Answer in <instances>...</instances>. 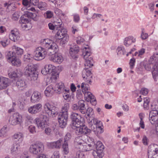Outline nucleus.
Here are the masks:
<instances>
[{"mask_svg":"<svg viewBox=\"0 0 158 158\" xmlns=\"http://www.w3.org/2000/svg\"><path fill=\"white\" fill-rule=\"evenodd\" d=\"M64 0H56L55 5L56 7V6L58 7H60L62 6L63 4Z\"/></svg>","mask_w":158,"mask_h":158,"instance_id":"nucleus-53","label":"nucleus"},{"mask_svg":"<svg viewBox=\"0 0 158 158\" xmlns=\"http://www.w3.org/2000/svg\"><path fill=\"white\" fill-rule=\"evenodd\" d=\"M63 140L60 139L56 141L51 142L49 144V146L52 148H60L63 143Z\"/></svg>","mask_w":158,"mask_h":158,"instance_id":"nucleus-27","label":"nucleus"},{"mask_svg":"<svg viewBox=\"0 0 158 158\" xmlns=\"http://www.w3.org/2000/svg\"><path fill=\"white\" fill-rule=\"evenodd\" d=\"M22 3L23 5L27 6L28 5L37 6L39 2V0H23Z\"/></svg>","mask_w":158,"mask_h":158,"instance_id":"nucleus-31","label":"nucleus"},{"mask_svg":"<svg viewBox=\"0 0 158 158\" xmlns=\"http://www.w3.org/2000/svg\"><path fill=\"white\" fill-rule=\"evenodd\" d=\"M84 142V140L82 139V137L81 136L76 137L74 140L75 144L77 146L81 143H83Z\"/></svg>","mask_w":158,"mask_h":158,"instance_id":"nucleus-41","label":"nucleus"},{"mask_svg":"<svg viewBox=\"0 0 158 158\" xmlns=\"http://www.w3.org/2000/svg\"><path fill=\"white\" fill-rule=\"evenodd\" d=\"M69 39V37L68 35H65L64 36H63L61 38V39H60V45L63 46L64 44H66L68 41Z\"/></svg>","mask_w":158,"mask_h":158,"instance_id":"nucleus-42","label":"nucleus"},{"mask_svg":"<svg viewBox=\"0 0 158 158\" xmlns=\"http://www.w3.org/2000/svg\"><path fill=\"white\" fill-rule=\"evenodd\" d=\"M41 43L43 46L47 49L48 54L52 55L50 58L51 60L58 64L63 61V58L61 55L55 54L58 50V47L55 43L48 39L42 40Z\"/></svg>","mask_w":158,"mask_h":158,"instance_id":"nucleus-1","label":"nucleus"},{"mask_svg":"<svg viewBox=\"0 0 158 158\" xmlns=\"http://www.w3.org/2000/svg\"><path fill=\"white\" fill-rule=\"evenodd\" d=\"M37 7L41 10H46L47 9V4L44 2H39L37 5Z\"/></svg>","mask_w":158,"mask_h":158,"instance_id":"nucleus-40","label":"nucleus"},{"mask_svg":"<svg viewBox=\"0 0 158 158\" xmlns=\"http://www.w3.org/2000/svg\"><path fill=\"white\" fill-rule=\"evenodd\" d=\"M55 28L57 30H58V28H62L63 27V24L61 19H58L57 21H55L54 23Z\"/></svg>","mask_w":158,"mask_h":158,"instance_id":"nucleus-38","label":"nucleus"},{"mask_svg":"<svg viewBox=\"0 0 158 158\" xmlns=\"http://www.w3.org/2000/svg\"><path fill=\"white\" fill-rule=\"evenodd\" d=\"M9 40H6L5 41H1L0 43L3 47H5L9 44Z\"/></svg>","mask_w":158,"mask_h":158,"instance_id":"nucleus-60","label":"nucleus"},{"mask_svg":"<svg viewBox=\"0 0 158 158\" xmlns=\"http://www.w3.org/2000/svg\"><path fill=\"white\" fill-rule=\"evenodd\" d=\"M54 91H55V88L53 89V87L50 85L46 88L44 93L46 96L50 97L52 95Z\"/></svg>","mask_w":158,"mask_h":158,"instance_id":"nucleus-33","label":"nucleus"},{"mask_svg":"<svg viewBox=\"0 0 158 158\" xmlns=\"http://www.w3.org/2000/svg\"><path fill=\"white\" fill-rule=\"evenodd\" d=\"M62 148L64 153L66 155L69 152L68 145L67 142H64L62 145Z\"/></svg>","mask_w":158,"mask_h":158,"instance_id":"nucleus-43","label":"nucleus"},{"mask_svg":"<svg viewBox=\"0 0 158 158\" xmlns=\"http://www.w3.org/2000/svg\"><path fill=\"white\" fill-rule=\"evenodd\" d=\"M96 148L97 151L93 150L92 154H94L95 156V155L99 154L100 157H103L104 155L103 152L104 146L100 141H98L97 142L96 145Z\"/></svg>","mask_w":158,"mask_h":158,"instance_id":"nucleus-14","label":"nucleus"},{"mask_svg":"<svg viewBox=\"0 0 158 158\" xmlns=\"http://www.w3.org/2000/svg\"><path fill=\"white\" fill-rule=\"evenodd\" d=\"M12 50L16 54V56H21L23 53V50L22 49L15 45L12 46Z\"/></svg>","mask_w":158,"mask_h":158,"instance_id":"nucleus-34","label":"nucleus"},{"mask_svg":"<svg viewBox=\"0 0 158 158\" xmlns=\"http://www.w3.org/2000/svg\"><path fill=\"white\" fill-rule=\"evenodd\" d=\"M71 137V134L70 133H67L64 136V142H67V141L69 140Z\"/></svg>","mask_w":158,"mask_h":158,"instance_id":"nucleus-56","label":"nucleus"},{"mask_svg":"<svg viewBox=\"0 0 158 158\" xmlns=\"http://www.w3.org/2000/svg\"><path fill=\"white\" fill-rule=\"evenodd\" d=\"M149 62V63L146 64L144 66L145 69L148 71H150L151 70L152 67H153V66L155 64H152V62L150 61Z\"/></svg>","mask_w":158,"mask_h":158,"instance_id":"nucleus-48","label":"nucleus"},{"mask_svg":"<svg viewBox=\"0 0 158 158\" xmlns=\"http://www.w3.org/2000/svg\"><path fill=\"white\" fill-rule=\"evenodd\" d=\"M72 109L74 110L80 111V108L77 103L73 104L72 106Z\"/></svg>","mask_w":158,"mask_h":158,"instance_id":"nucleus-59","label":"nucleus"},{"mask_svg":"<svg viewBox=\"0 0 158 158\" xmlns=\"http://www.w3.org/2000/svg\"><path fill=\"white\" fill-rule=\"evenodd\" d=\"M42 107V104L39 103L30 107L28 109V111L31 114H35L41 111Z\"/></svg>","mask_w":158,"mask_h":158,"instance_id":"nucleus-16","label":"nucleus"},{"mask_svg":"<svg viewBox=\"0 0 158 158\" xmlns=\"http://www.w3.org/2000/svg\"><path fill=\"white\" fill-rule=\"evenodd\" d=\"M149 102L150 100L149 98L146 97L144 98L143 106L145 110H148L149 109V107L150 106L149 105Z\"/></svg>","mask_w":158,"mask_h":158,"instance_id":"nucleus-39","label":"nucleus"},{"mask_svg":"<svg viewBox=\"0 0 158 158\" xmlns=\"http://www.w3.org/2000/svg\"><path fill=\"white\" fill-rule=\"evenodd\" d=\"M85 95L88 102H90L92 105L95 106L97 104L96 100L94 96L90 92H87L85 93Z\"/></svg>","mask_w":158,"mask_h":158,"instance_id":"nucleus-21","label":"nucleus"},{"mask_svg":"<svg viewBox=\"0 0 158 158\" xmlns=\"http://www.w3.org/2000/svg\"><path fill=\"white\" fill-rule=\"evenodd\" d=\"M31 57L32 56L30 54L27 53L24 56V60L27 61L28 60H30Z\"/></svg>","mask_w":158,"mask_h":158,"instance_id":"nucleus-61","label":"nucleus"},{"mask_svg":"<svg viewBox=\"0 0 158 158\" xmlns=\"http://www.w3.org/2000/svg\"><path fill=\"white\" fill-rule=\"evenodd\" d=\"M79 51L78 46L77 45L71 47L70 48L69 53L70 56L73 58L75 59L78 57V53Z\"/></svg>","mask_w":158,"mask_h":158,"instance_id":"nucleus-19","label":"nucleus"},{"mask_svg":"<svg viewBox=\"0 0 158 158\" xmlns=\"http://www.w3.org/2000/svg\"><path fill=\"white\" fill-rule=\"evenodd\" d=\"M149 61L155 64L152 69V74L153 78L156 81V77L158 75V53L154 54L150 58Z\"/></svg>","mask_w":158,"mask_h":158,"instance_id":"nucleus-6","label":"nucleus"},{"mask_svg":"<svg viewBox=\"0 0 158 158\" xmlns=\"http://www.w3.org/2000/svg\"><path fill=\"white\" fill-rule=\"evenodd\" d=\"M12 84L13 86H16L19 89L20 88L24 89L27 87V84L24 80L19 79L16 82L15 81Z\"/></svg>","mask_w":158,"mask_h":158,"instance_id":"nucleus-24","label":"nucleus"},{"mask_svg":"<svg viewBox=\"0 0 158 158\" xmlns=\"http://www.w3.org/2000/svg\"><path fill=\"white\" fill-rule=\"evenodd\" d=\"M158 119V111L156 109L150 110L149 115V120L151 124H155V122Z\"/></svg>","mask_w":158,"mask_h":158,"instance_id":"nucleus-15","label":"nucleus"},{"mask_svg":"<svg viewBox=\"0 0 158 158\" xmlns=\"http://www.w3.org/2000/svg\"><path fill=\"white\" fill-rule=\"evenodd\" d=\"M44 109L46 113L50 117H54L58 114L57 108L48 102L45 103Z\"/></svg>","mask_w":158,"mask_h":158,"instance_id":"nucleus-7","label":"nucleus"},{"mask_svg":"<svg viewBox=\"0 0 158 158\" xmlns=\"http://www.w3.org/2000/svg\"><path fill=\"white\" fill-rule=\"evenodd\" d=\"M75 157L76 158H85L83 152L80 151L76 152Z\"/></svg>","mask_w":158,"mask_h":158,"instance_id":"nucleus-45","label":"nucleus"},{"mask_svg":"<svg viewBox=\"0 0 158 158\" xmlns=\"http://www.w3.org/2000/svg\"><path fill=\"white\" fill-rule=\"evenodd\" d=\"M23 121L22 115L18 113H16L13 114V118L11 121V124L13 125H20L23 123Z\"/></svg>","mask_w":158,"mask_h":158,"instance_id":"nucleus-12","label":"nucleus"},{"mask_svg":"<svg viewBox=\"0 0 158 158\" xmlns=\"http://www.w3.org/2000/svg\"><path fill=\"white\" fill-rule=\"evenodd\" d=\"M55 13L58 16L61 17L64 16V14L62 13V11L58 8H56L54 9Z\"/></svg>","mask_w":158,"mask_h":158,"instance_id":"nucleus-46","label":"nucleus"},{"mask_svg":"<svg viewBox=\"0 0 158 158\" xmlns=\"http://www.w3.org/2000/svg\"><path fill=\"white\" fill-rule=\"evenodd\" d=\"M116 52L118 55H124L125 54V50L122 47H118L117 49Z\"/></svg>","mask_w":158,"mask_h":158,"instance_id":"nucleus-44","label":"nucleus"},{"mask_svg":"<svg viewBox=\"0 0 158 158\" xmlns=\"http://www.w3.org/2000/svg\"><path fill=\"white\" fill-rule=\"evenodd\" d=\"M69 108V103H66L62 106L61 111L58 116V119L60 127L61 128L65 127L67 125L68 117V110Z\"/></svg>","mask_w":158,"mask_h":158,"instance_id":"nucleus-4","label":"nucleus"},{"mask_svg":"<svg viewBox=\"0 0 158 158\" xmlns=\"http://www.w3.org/2000/svg\"><path fill=\"white\" fill-rule=\"evenodd\" d=\"M84 41L83 38H81L80 36H79L77 38V40L76 42L78 44H80L81 43H83Z\"/></svg>","mask_w":158,"mask_h":158,"instance_id":"nucleus-64","label":"nucleus"},{"mask_svg":"<svg viewBox=\"0 0 158 158\" xmlns=\"http://www.w3.org/2000/svg\"><path fill=\"white\" fill-rule=\"evenodd\" d=\"M76 97L77 98L79 99L81 98L82 97V94L81 93V90L80 89H78L77 92V95Z\"/></svg>","mask_w":158,"mask_h":158,"instance_id":"nucleus-58","label":"nucleus"},{"mask_svg":"<svg viewBox=\"0 0 158 158\" xmlns=\"http://www.w3.org/2000/svg\"><path fill=\"white\" fill-rule=\"evenodd\" d=\"M70 117L72 122V127L75 130V132L77 135L87 134L91 133V130L81 122V117L80 114L72 112Z\"/></svg>","mask_w":158,"mask_h":158,"instance_id":"nucleus-3","label":"nucleus"},{"mask_svg":"<svg viewBox=\"0 0 158 158\" xmlns=\"http://www.w3.org/2000/svg\"><path fill=\"white\" fill-rule=\"evenodd\" d=\"M22 74V72L19 70L17 69L9 73L8 75L11 78H16L21 76Z\"/></svg>","mask_w":158,"mask_h":158,"instance_id":"nucleus-28","label":"nucleus"},{"mask_svg":"<svg viewBox=\"0 0 158 158\" xmlns=\"http://www.w3.org/2000/svg\"><path fill=\"white\" fill-rule=\"evenodd\" d=\"M21 23H29L30 19H25L23 17H21L20 18Z\"/></svg>","mask_w":158,"mask_h":158,"instance_id":"nucleus-54","label":"nucleus"},{"mask_svg":"<svg viewBox=\"0 0 158 158\" xmlns=\"http://www.w3.org/2000/svg\"><path fill=\"white\" fill-rule=\"evenodd\" d=\"M7 131V127L6 126H4L0 131V136L4 135Z\"/></svg>","mask_w":158,"mask_h":158,"instance_id":"nucleus-50","label":"nucleus"},{"mask_svg":"<svg viewBox=\"0 0 158 158\" xmlns=\"http://www.w3.org/2000/svg\"><path fill=\"white\" fill-rule=\"evenodd\" d=\"M140 93L143 95H146L148 93V89L146 88H143L141 89Z\"/></svg>","mask_w":158,"mask_h":158,"instance_id":"nucleus-62","label":"nucleus"},{"mask_svg":"<svg viewBox=\"0 0 158 158\" xmlns=\"http://www.w3.org/2000/svg\"><path fill=\"white\" fill-rule=\"evenodd\" d=\"M88 85L86 83L83 82L81 84V88L82 89H83L85 91L88 90Z\"/></svg>","mask_w":158,"mask_h":158,"instance_id":"nucleus-57","label":"nucleus"},{"mask_svg":"<svg viewBox=\"0 0 158 158\" xmlns=\"http://www.w3.org/2000/svg\"><path fill=\"white\" fill-rule=\"evenodd\" d=\"M59 153L58 151H55L52 156L51 158H59Z\"/></svg>","mask_w":158,"mask_h":158,"instance_id":"nucleus-63","label":"nucleus"},{"mask_svg":"<svg viewBox=\"0 0 158 158\" xmlns=\"http://www.w3.org/2000/svg\"><path fill=\"white\" fill-rule=\"evenodd\" d=\"M48 72L49 74H51L50 79L52 80H55L58 77V73L55 71V66L52 64H49L45 65Z\"/></svg>","mask_w":158,"mask_h":158,"instance_id":"nucleus-11","label":"nucleus"},{"mask_svg":"<svg viewBox=\"0 0 158 158\" xmlns=\"http://www.w3.org/2000/svg\"><path fill=\"white\" fill-rule=\"evenodd\" d=\"M41 98V95L40 92H34L31 97V101L32 103H36L39 102Z\"/></svg>","mask_w":158,"mask_h":158,"instance_id":"nucleus-22","label":"nucleus"},{"mask_svg":"<svg viewBox=\"0 0 158 158\" xmlns=\"http://www.w3.org/2000/svg\"><path fill=\"white\" fill-rule=\"evenodd\" d=\"M45 49V48H44L41 47L36 48L35 51L34 59L36 60H40L44 58L47 54Z\"/></svg>","mask_w":158,"mask_h":158,"instance_id":"nucleus-8","label":"nucleus"},{"mask_svg":"<svg viewBox=\"0 0 158 158\" xmlns=\"http://www.w3.org/2000/svg\"><path fill=\"white\" fill-rule=\"evenodd\" d=\"M16 56V54H15L14 51H9L6 54V58L9 62H10L13 58H15Z\"/></svg>","mask_w":158,"mask_h":158,"instance_id":"nucleus-35","label":"nucleus"},{"mask_svg":"<svg viewBox=\"0 0 158 158\" xmlns=\"http://www.w3.org/2000/svg\"><path fill=\"white\" fill-rule=\"evenodd\" d=\"M91 53L90 50L85 47L83 49L82 55L85 60V68L82 72V77L84 81L91 84L92 82V75L91 70L88 69L93 66V58L91 56Z\"/></svg>","mask_w":158,"mask_h":158,"instance_id":"nucleus-2","label":"nucleus"},{"mask_svg":"<svg viewBox=\"0 0 158 158\" xmlns=\"http://www.w3.org/2000/svg\"><path fill=\"white\" fill-rule=\"evenodd\" d=\"M77 103L80 108V111L81 113L84 114L86 111L84 101L80 100L78 101Z\"/></svg>","mask_w":158,"mask_h":158,"instance_id":"nucleus-32","label":"nucleus"},{"mask_svg":"<svg viewBox=\"0 0 158 158\" xmlns=\"http://www.w3.org/2000/svg\"><path fill=\"white\" fill-rule=\"evenodd\" d=\"M89 118L87 119L88 123L91 126L94 125H96V127L97 131L100 133H102L103 132L102 128L101 126L98 125V123L101 122L100 121H98L96 118L93 117H89Z\"/></svg>","mask_w":158,"mask_h":158,"instance_id":"nucleus-13","label":"nucleus"},{"mask_svg":"<svg viewBox=\"0 0 158 158\" xmlns=\"http://www.w3.org/2000/svg\"><path fill=\"white\" fill-rule=\"evenodd\" d=\"M67 34V31L66 29L63 28L59 29L58 31L55 35V38L56 40H60V39Z\"/></svg>","mask_w":158,"mask_h":158,"instance_id":"nucleus-25","label":"nucleus"},{"mask_svg":"<svg viewBox=\"0 0 158 158\" xmlns=\"http://www.w3.org/2000/svg\"><path fill=\"white\" fill-rule=\"evenodd\" d=\"M9 38L11 40L15 42L20 38L18 30L15 29L11 31L9 35Z\"/></svg>","mask_w":158,"mask_h":158,"instance_id":"nucleus-18","label":"nucleus"},{"mask_svg":"<svg viewBox=\"0 0 158 158\" xmlns=\"http://www.w3.org/2000/svg\"><path fill=\"white\" fill-rule=\"evenodd\" d=\"M28 129L30 133L32 134H34L36 133V128L34 126L31 125L29 126Z\"/></svg>","mask_w":158,"mask_h":158,"instance_id":"nucleus-52","label":"nucleus"},{"mask_svg":"<svg viewBox=\"0 0 158 158\" xmlns=\"http://www.w3.org/2000/svg\"><path fill=\"white\" fill-rule=\"evenodd\" d=\"M44 15L46 18L50 19L53 16V13L51 11L48 10L44 13Z\"/></svg>","mask_w":158,"mask_h":158,"instance_id":"nucleus-49","label":"nucleus"},{"mask_svg":"<svg viewBox=\"0 0 158 158\" xmlns=\"http://www.w3.org/2000/svg\"><path fill=\"white\" fill-rule=\"evenodd\" d=\"M36 70L35 66L32 63H29L24 69V75L27 76Z\"/></svg>","mask_w":158,"mask_h":158,"instance_id":"nucleus-17","label":"nucleus"},{"mask_svg":"<svg viewBox=\"0 0 158 158\" xmlns=\"http://www.w3.org/2000/svg\"><path fill=\"white\" fill-rule=\"evenodd\" d=\"M10 84V80L7 78H0V89H5Z\"/></svg>","mask_w":158,"mask_h":158,"instance_id":"nucleus-20","label":"nucleus"},{"mask_svg":"<svg viewBox=\"0 0 158 158\" xmlns=\"http://www.w3.org/2000/svg\"><path fill=\"white\" fill-rule=\"evenodd\" d=\"M29 80L32 82L36 80L38 78V75L36 73V70L27 76Z\"/></svg>","mask_w":158,"mask_h":158,"instance_id":"nucleus-36","label":"nucleus"},{"mask_svg":"<svg viewBox=\"0 0 158 158\" xmlns=\"http://www.w3.org/2000/svg\"><path fill=\"white\" fill-rule=\"evenodd\" d=\"M64 85L62 82L56 84L55 86V91L57 94H60L64 92Z\"/></svg>","mask_w":158,"mask_h":158,"instance_id":"nucleus-26","label":"nucleus"},{"mask_svg":"<svg viewBox=\"0 0 158 158\" xmlns=\"http://www.w3.org/2000/svg\"><path fill=\"white\" fill-rule=\"evenodd\" d=\"M148 158H158V145L152 144L149 145L148 149Z\"/></svg>","mask_w":158,"mask_h":158,"instance_id":"nucleus-9","label":"nucleus"},{"mask_svg":"<svg viewBox=\"0 0 158 158\" xmlns=\"http://www.w3.org/2000/svg\"><path fill=\"white\" fill-rule=\"evenodd\" d=\"M47 119L46 116L42 114L39 117L35 119V123L38 128L43 129L45 127Z\"/></svg>","mask_w":158,"mask_h":158,"instance_id":"nucleus-10","label":"nucleus"},{"mask_svg":"<svg viewBox=\"0 0 158 158\" xmlns=\"http://www.w3.org/2000/svg\"><path fill=\"white\" fill-rule=\"evenodd\" d=\"M33 14L32 13L27 12L23 15L21 17H24L25 19H30L32 18Z\"/></svg>","mask_w":158,"mask_h":158,"instance_id":"nucleus-51","label":"nucleus"},{"mask_svg":"<svg viewBox=\"0 0 158 158\" xmlns=\"http://www.w3.org/2000/svg\"><path fill=\"white\" fill-rule=\"evenodd\" d=\"M10 152L11 154L14 156H16L19 153L20 147L19 143H15L13 144L11 147Z\"/></svg>","mask_w":158,"mask_h":158,"instance_id":"nucleus-23","label":"nucleus"},{"mask_svg":"<svg viewBox=\"0 0 158 158\" xmlns=\"http://www.w3.org/2000/svg\"><path fill=\"white\" fill-rule=\"evenodd\" d=\"M23 134L20 132H17L15 133L13 136V139L14 140L16 141H18V143L21 142L23 139Z\"/></svg>","mask_w":158,"mask_h":158,"instance_id":"nucleus-30","label":"nucleus"},{"mask_svg":"<svg viewBox=\"0 0 158 158\" xmlns=\"http://www.w3.org/2000/svg\"><path fill=\"white\" fill-rule=\"evenodd\" d=\"M44 144L40 142H36L30 145L29 151L34 155H38L42 153L44 151Z\"/></svg>","mask_w":158,"mask_h":158,"instance_id":"nucleus-5","label":"nucleus"},{"mask_svg":"<svg viewBox=\"0 0 158 158\" xmlns=\"http://www.w3.org/2000/svg\"><path fill=\"white\" fill-rule=\"evenodd\" d=\"M22 26L23 28H24L26 30L29 29L31 27V24L29 23H23Z\"/></svg>","mask_w":158,"mask_h":158,"instance_id":"nucleus-55","label":"nucleus"},{"mask_svg":"<svg viewBox=\"0 0 158 158\" xmlns=\"http://www.w3.org/2000/svg\"><path fill=\"white\" fill-rule=\"evenodd\" d=\"M135 40L132 36H129L125 38L124 41V44L127 47L129 46L132 43H134Z\"/></svg>","mask_w":158,"mask_h":158,"instance_id":"nucleus-29","label":"nucleus"},{"mask_svg":"<svg viewBox=\"0 0 158 158\" xmlns=\"http://www.w3.org/2000/svg\"><path fill=\"white\" fill-rule=\"evenodd\" d=\"M19 12H15L13 15L11 17L12 19L14 21L18 20L19 18Z\"/></svg>","mask_w":158,"mask_h":158,"instance_id":"nucleus-47","label":"nucleus"},{"mask_svg":"<svg viewBox=\"0 0 158 158\" xmlns=\"http://www.w3.org/2000/svg\"><path fill=\"white\" fill-rule=\"evenodd\" d=\"M10 62L13 65L17 67L20 66L21 64L20 60L17 58V56L15 58H13V59H12Z\"/></svg>","mask_w":158,"mask_h":158,"instance_id":"nucleus-37","label":"nucleus"}]
</instances>
